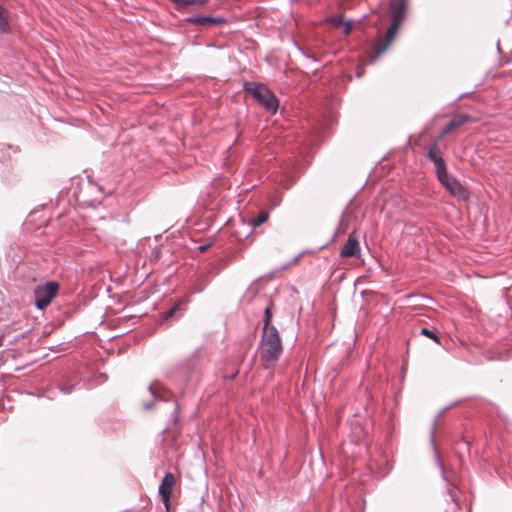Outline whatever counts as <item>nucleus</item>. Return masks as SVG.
Here are the masks:
<instances>
[{"mask_svg":"<svg viewBox=\"0 0 512 512\" xmlns=\"http://www.w3.org/2000/svg\"><path fill=\"white\" fill-rule=\"evenodd\" d=\"M175 483H176L175 475L171 472H167L165 474V476L163 477V479L159 485V488H158L159 495L161 496L162 501L167 510L169 509V506H170V496H171L172 488Z\"/></svg>","mask_w":512,"mask_h":512,"instance_id":"6","label":"nucleus"},{"mask_svg":"<svg viewBox=\"0 0 512 512\" xmlns=\"http://www.w3.org/2000/svg\"><path fill=\"white\" fill-rule=\"evenodd\" d=\"M341 258H360L361 250L355 232L349 234L348 239L340 251Z\"/></svg>","mask_w":512,"mask_h":512,"instance_id":"7","label":"nucleus"},{"mask_svg":"<svg viewBox=\"0 0 512 512\" xmlns=\"http://www.w3.org/2000/svg\"><path fill=\"white\" fill-rule=\"evenodd\" d=\"M449 494L453 501H455V494H454V488H449Z\"/></svg>","mask_w":512,"mask_h":512,"instance_id":"24","label":"nucleus"},{"mask_svg":"<svg viewBox=\"0 0 512 512\" xmlns=\"http://www.w3.org/2000/svg\"><path fill=\"white\" fill-rule=\"evenodd\" d=\"M185 21L205 28L227 23V19L220 16H190Z\"/></svg>","mask_w":512,"mask_h":512,"instance_id":"8","label":"nucleus"},{"mask_svg":"<svg viewBox=\"0 0 512 512\" xmlns=\"http://www.w3.org/2000/svg\"><path fill=\"white\" fill-rule=\"evenodd\" d=\"M407 2L406 0H390V15L392 23L388 28L384 39L379 38L378 42L374 47V56L370 63H373L379 58L391 45L396 38L398 29L405 19Z\"/></svg>","mask_w":512,"mask_h":512,"instance_id":"1","label":"nucleus"},{"mask_svg":"<svg viewBox=\"0 0 512 512\" xmlns=\"http://www.w3.org/2000/svg\"><path fill=\"white\" fill-rule=\"evenodd\" d=\"M178 410H179V408H178V406L176 405V407H175V409H174V412H173V413H174L175 415H177V414H178Z\"/></svg>","mask_w":512,"mask_h":512,"instance_id":"28","label":"nucleus"},{"mask_svg":"<svg viewBox=\"0 0 512 512\" xmlns=\"http://www.w3.org/2000/svg\"><path fill=\"white\" fill-rule=\"evenodd\" d=\"M14 151L15 152H19L20 151V148L18 146L14 147Z\"/></svg>","mask_w":512,"mask_h":512,"instance_id":"29","label":"nucleus"},{"mask_svg":"<svg viewBox=\"0 0 512 512\" xmlns=\"http://www.w3.org/2000/svg\"><path fill=\"white\" fill-rule=\"evenodd\" d=\"M79 383L62 385L59 387L60 391L64 394H70Z\"/></svg>","mask_w":512,"mask_h":512,"instance_id":"20","label":"nucleus"},{"mask_svg":"<svg viewBox=\"0 0 512 512\" xmlns=\"http://www.w3.org/2000/svg\"><path fill=\"white\" fill-rule=\"evenodd\" d=\"M305 56H306L307 58H309V59L313 60L314 62H317V61H318V59H317V57H316L315 55H305Z\"/></svg>","mask_w":512,"mask_h":512,"instance_id":"25","label":"nucleus"},{"mask_svg":"<svg viewBox=\"0 0 512 512\" xmlns=\"http://www.w3.org/2000/svg\"><path fill=\"white\" fill-rule=\"evenodd\" d=\"M453 197L459 200H468L470 193L455 177L448 175L443 181H439Z\"/></svg>","mask_w":512,"mask_h":512,"instance_id":"5","label":"nucleus"},{"mask_svg":"<svg viewBox=\"0 0 512 512\" xmlns=\"http://www.w3.org/2000/svg\"><path fill=\"white\" fill-rule=\"evenodd\" d=\"M269 218V212L260 211L259 214L250 220V224L255 228L265 223Z\"/></svg>","mask_w":512,"mask_h":512,"instance_id":"15","label":"nucleus"},{"mask_svg":"<svg viewBox=\"0 0 512 512\" xmlns=\"http://www.w3.org/2000/svg\"><path fill=\"white\" fill-rule=\"evenodd\" d=\"M179 305H180V303H177L174 306H172L170 309H168L166 312H164L163 318L165 320L172 318L173 315L176 313V311L179 309Z\"/></svg>","mask_w":512,"mask_h":512,"instance_id":"19","label":"nucleus"},{"mask_svg":"<svg viewBox=\"0 0 512 512\" xmlns=\"http://www.w3.org/2000/svg\"><path fill=\"white\" fill-rule=\"evenodd\" d=\"M10 26L7 18V10L0 4V34L10 32Z\"/></svg>","mask_w":512,"mask_h":512,"instance_id":"13","label":"nucleus"},{"mask_svg":"<svg viewBox=\"0 0 512 512\" xmlns=\"http://www.w3.org/2000/svg\"><path fill=\"white\" fill-rule=\"evenodd\" d=\"M209 245H202V246H199V251L203 252V251H206L208 249Z\"/></svg>","mask_w":512,"mask_h":512,"instance_id":"26","label":"nucleus"},{"mask_svg":"<svg viewBox=\"0 0 512 512\" xmlns=\"http://www.w3.org/2000/svg\"><path fill=\"white\" fill-rule=\"evenodd\" d=\"M243 89L250 93L257 103L267 112L272 115L277 113L279 109V99L265 84L248 81L244 83Z\"/></svg>","mask_w":512,"mask_h":512,"instance_id":"3","label":"nucleus"},{"mask_svg":"<svg viewBox=\"0 0 512 512\" xmlns=\"http://www.w3.org/2000/svg\"><path fill=\"white\" fill-rule=\"evenodd\" d=\"M177 7V9H183L189 5L204 6L209 0H171Z\"/></svg>","mask_w":512,"mask_h":512,"instance_id":"14","label":"nucleus"},{"mask_svg":"<svg viewBox=\"0 0 512 512\" xmlns=\"http://www.w3.org/2000/svg\"><path fill=\"white\" fill-rule=\"evenodd\" d=\"M436 421L437 419H435V423H434V427L431 431V444L433 446V449H434V452H435V457H436V460H437V464L441 470V473H442V477L445 481H448L447 478H446V475H445V468H444V464L443 462L441 461V458H440V455H439V452L437 451L436 449V443H435V425H436Z\"/></svg>","mask_w":512,"mask_h":512,"instance_id":"12","label":"nucleus"},{"mask_svg":"<svg viewBox=\"0 0 512 512\" xmlns=\"http://www.w3.org/2000/svg\"><path fill=\"white\" fill-rule=\"evenodd\" d=\"M153 407H154V402H147V403H144V404H143V408H144L145 410H150V409H152Z\"/></svg>","mask_w":512,"mask_h":512,"instance_id":"23","label":"nucleus"},{"mask_svg":"<svg viewBox=\"0 0 512 512\" xmlns=\"http://www.w3.org/2000/svg\"><path fill=\"white\" fill-rule=\"evenodd\" d=\"M434 167L437 179L439 181H443V179H445L449 175L443 157H440L439 159L436 160V162L434 163Z\"/></svg>","mask_w":512,"mask_h":512,"instance_id":"11","label":"nucleus"},{"mask_svg":"<svg viewBox=\"0 0 512 512\" xmlns=\"http://www.w3.org/2000/svg\"><path fill=\"white\" fill-rule=\"evenodd\" d=\"M328 22L332 23L335 26L343 25L344 20L341 17H330L327 19Z\"/></svg>","mask_w":512,"mask_h":512,"instance_id":"21","label":"nucleus"},{"mask_svg":"<svg viewBox=\"0 0 512 512\" xmlns=\"http://www.w3.org/2000/svg\"><path fill=\"white\" fill-rule=\"evenodd\" d=\"M451 406H447L445 407L440 413L438 416H441L442 414H444Z\"/></svg>","mask_w":512,"mask_h":512,"instance_id":"27","label":"nucleus"},{"mask_svg":"<svg viewBox=\"0 0 512 512\" xmlns=\"http://www.w3.org/2000/svg\"><path fill=\"white\" fill-rule=\"evenodd\" d=\"M470 121H472V117L470 115H467V114H458V115L454 116L448 122V124L445 126V128L442 130L441 137H444L448 133L452 132L456 128H458L461 125H463L464 123L470 122Z\"/></svg>","mask_w":512,"mask_h":512,"instance_id":"9","label":"nucleus"},{"mask_svg":"<svg viewBox=\"0 0 512 512\" xmlns=\"http://www.w3.org/2000/svg\"><path fill=\"white\" fill-rule=\"evenodd\" d=\"M420 334L432 339L437 344H440V338L434 331L424 327L421 328Z\"/></svg>","mask_w":512,"mask_h":512,"instance_id":"18","label":"nucleus"},{"mask_svg":"<svg viewBox=\"0 0 512 512\" xmlns=\"http://www.w3.org/2000/svg\"><path fill=\"white\" fill-rule=\"evenodd\" d=\"M438 152H439V148H438L437 143H432L429 145L427 157L429 160H431L433 162V164L436 162L437 159L442 157L441 155L438 154Z\"/></svg>","mask_w":512,"mask_h":512,"instance_id":"16","label":"nucleus"},{"mask_svg":"<svg viewBox=\"0 0 512 512\" xmlns=\"http://www.w3.org/2000/svg\"><path fill=\"white\" fill-rule=\"evenodd\" d=\"M352 24H353L352 20L344 21V23H343V25H344V33L346 35H348L351 32Z\"/></svg>","mask_w":512,"mask_h":512,"instance_id":"22","label":"nucleus"},{"mask_svg":"<svg viewBox=\"0 0 512 512\" xmlns=\"http://www.w3.org/2000/svg\"><path fill=\"white\" fill-rule=\"evenodd\" d=\"M148 390L154 400H166L164 397V392H166V389L159 381H154L151 383L148 387Z\"/></svg>","mask_w":512,"mask_h":512,"instance_id":"10","label":"nucleus"},{"mask_svg":"<svg viewBox=\"0 0 512 512\" xmlns=\"http://www.w3.org/2000/svg\"><path fill=\"white\" fill-rule=\"evenodd\" d=\"M59 283L48 281L43 285H38L34 289L35 307L38 310L45 309L52 300L58 295Z\"/></svg>","mask_w":512,"mask_h":512,"instance_id":"4","label":"nucleus"},{"mask_svg":"<svg viewBox=\"0 0 512 512\" xmlns=\"http://www.w3.org/2000/svg\"><path fill=\"white\" fill-rule=\"evenodd\" d=\"M264 328L263 331H266L267 329L270 330V328L273 326L271 325V308L270 306H267L264 310Z\"/></svg>","mask_w":512,"mask_h":512,"instance_id":"17","label":"nucleus"},{"mask_svg":"<svg viewBox=\"0 0 512 512\" xmlns=\"http://www.w3.org/2000/svg\"><path fill=\"white\" fill-rule=\"evenodd\" d=\"M282 351V343L277 328L272 326L270 330L263 331L260 357L266 368L275 365Z\"/></svg>","mask_w":512,"mask_h":512,"instance_id":"2","label":"nucleus"}]
</instances>
